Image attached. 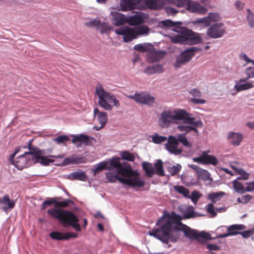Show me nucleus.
Returning <instances> with one entry per match:
<instances>
[{"label":"nucleus","instance_id":"1","mask_svg":"<svg viewBox=\"0 0 254 254\" xmlns=\"http://www.w3.org/2000/svg\"><path fill=\"white\" fill-rule=\"evenodd\" d=\"M182 220V217L174 211L165 213L156 222V225L159 228L149 231L148 234L165 244H168L169 241L176 242L179 237V231H182L188 239H195L200 243L210 239L209 234L203 232L198 233L196 230L183 224Z\"/></svg>","mask_w":254,"mask_h":254},{"label":"nucleus","instance_id":"2","mask_svg":"<svg viewBox=\"0 0 254 254\" xmlns=\"http://www.w3.org/2000/svg\"><path fill=\"white\" fill-rule=\"evenodd\" d=\"M161 23L165 27L180 29V30L173 29L174 31L180 33L174 36L170 37L171 42L174 43H179L183 45H194L199 44L202 41V39L198 33L186 28L180 27V26L182 24V22H174L171 20L167 19L162 21Z\"/></svg>","mask_w":254,"mask_h":254},{"label":"nucleus","instance_id":"3","mask_svg":"<svg viewBox=\"0 0 254 254\" xmlns=\"http://www.w3.org/2000/svg\"><path fill=\"white\" fill-rule=\"evenodd\" d=\"M119 157H113L110 160L109 162L106 161L101 162L93 169V171L96 174L100 171L104 170H111L116 169L117 174L121 175L123 177L139 175V173L137 171L133 170L129 166H127V163H121Z\"/></svg>","mask_w":254,"mask_h":254},{"label":"nucleus","instance_id":"4","mask_svg":"<svg viewBox=\"0 0 254 254\" xmlns=\"http://www.w3.org/2000/svg\"><path fill=\"white\" fill-rule=\"evenodd\" d=\"M47 213L52 218L62 222L64 226L72 227L76 231H80V226L78 223V218L72 212L62 208H54L48 209Z\"/></svg>","mask_w":254,"mask_h":254},{"label":"nucleus","instance_id":"5","mask_svg":"<svg viewBox=\"0 0 254 254\" xmlns=\"http://www.w3.org/2000/svg\"><path fill=\"white\" fill-rule=\"evenodd\" d=\"M188 112L182 109L173 111L165 110L160 115L158 123L162 128H168L173 122L177 123V121L181 119L186 120L187 123H190V119L188 118Z\"/></svg>","mask_w":254,"mask_h":254},{"label":"nucleus","instance_id":"6","mask_svg":"<svg viewBox=\"0 0 254 254\" xmlns=\"http://www.w3.org/2000/svg\"><path fill=\"white\" fill-rule=\"evenodd\" d=\"M96 93L99 98V105L105 110H112L113 106H115L117 108L120 107L119 101L113 94L106 92L102 85L97 86Z\"/></svg>","mask_w":254,"mask_h":254},{"label":"nucleus","instance_id":"7","mask_svg":"<svg viewBox=\"0 0 254 254\" xmlns=\"http://www.w3.org/2000/svg\"><path fill=\"white\" fill-rule=\"evenodd\" d=\"M188 118L189 119H190V123H187L186 122V120L185 119H181L180 121H182L183 123L186 124H188L190 126L187 125H179L177 127V128L179 129L180 131L184 132L182 134H184L185 135L189 133V132L193 130L194 131L196 134H198V131L197 129V127H202L203 126V123L199 119H197L195 118L192 117V115L188 113Z\"/></svg>","mask_w":254,"mask_h":254},{"label":"nucleus","instance_id":"8","mask_svg":"<svg viewBox=\"0 0 254 254\" xmlns=\"http://www.w3.org/2000/svg\"><path fill=\"white\" fill-rule=\"evenodd\" d=\"M201 50L200 48L191 47L182 52L177 57L176 61L174 64L175 67L178 68L188 63L194 56L195 52H199Z\"/></svg>","mask_w":254,"mask_h":254},{"label":"nucleus","instance_id":"9","mask_svg":"<svg viewBox=\"0 0 254 254\" xmlns=\"http://www.w3.org/2000/svg\"><path fill=\"white\" fill-rule=\"evenodd\" d=\"M128 97L133 99L137 103L149 107H152L155 102V98L147 92H137L133 95H128Z\"/></svg>","mask_w":254,"mask_h":254},{"label":"nucleus","instance_id":"10","mask_svg":"<svg viewBox=\"0 0 254 254\" xmlns=\"http://www.w3.org/2000/svg\"><path fill=\"white\" fill-rule=\"evenodd\" d=\"M173 3L178 7H183L187 5L188 9L193 12H196L201 14L206 13L207 8L201 6L198 3L191 2V0H174Z\"/></svg>","mask_w":254,"mask_h":254},{"label":"nucleus","instance_id":"11","mask_svg":"<svg viewBox=\"0 0 254 254\" xmlns=\"http://www.w3.org/2000/svg\"><path fill=\"white\" fill-rule=\"evenodd\" d=\"M30 151L26 152L16 158L14 165L18 169L22 170L23 168H27L33 163V155L30 154L31 149L29 147Z\"/></svg>","mask_w":254,"mask_h":254},{"label":"nucleus","instance_id":"12","mask_svg":"<svg viewBox=\"0 0 254 254\" xmlns=\"http://www.w3.org/2000/svg\"><path fill=\"white\" fill-rule=\"evenodd\" d=\"M209 151H205L198 157L193 158V162L203 165H212L216 166L218 163L217 158L213 155H209Z\"/></svg>","mask_w":254,"mask_h":254},{"label":"nucleus","instance_id":"13","mask_svg":"<svg viewBox=\"0 0 254 254\" xmlns=\"http://www.w3.org/2000/svg\"><path fill=\"white\" fill-rule=\"evenodd\" d=\"M225 32V27L221 23L212 24L207 30V34L212 38H218L223 36Z\"/></svg>","mask_w":254,"mask_h":254},{"label":"nucleus","instance_id":"14","mask_svg":"<svg viewBox=\"0 0 254 254\" xmlns=\"http://www.w3.org/2000/svg\"><path fill=\"white\" fill-rule=\"evenodd\" d=\"M115 31L118 35L123 36V39L125 42H130L136 38L134 29L127 26L116 29Z\"/></svg>","mask_w":254,"mask_h":254},{"label":"nucleus","instance_id":"15","mask_svg":"<svg viewBox=\"0 0 254 254\" xmlns=\"http://www.w3.org/2000/svg\"><path fill=\"white\" fill-rule=\"evenodd\" d=\"M178 142L176 137L170 135L167 140V143L165 144L166 149L171 154L176 155L180 154L183 150L178 148Z\"/></svg>","mask_w":254,"mask_h":254},{"label":"nucleus","instance_id":"16","mask_svg":"<svg viewBox=\"0 0 254 254\" xmlns=\"http://www.w3.org/2000/svg\"><path fill=\"white\" fill-rule=\"evenodd\" d=\"M30 154L33 155V163H36L40 162L44 165H48L50 163L54 162V160L48 159L46 157L41 156V151L36 148L31 149Z\"/></svg>","mask_w":254,"mask_h":254},{"label":"nucleus","instance_id":"17","mask_svg":"<svg viewBox=\"0 0 254 254\" xmlns=\"http://www.w3.org/2000/svg\"><path fill=\"white\" fill-rule=\"evenodd\" d=\"M246 228L243 224H233L229 226L227 228L228 232L219 235V238H225L230 236H235L240 234V231L243 230Z\"/></svg>","mask_w":254,"mask_h":254},{"label":"nucleus","instance_id":"18","mask_svg":"<svg viewBox=\"0 0 254 254\" xmlns=\"http://www.w3.org/2000/svg\"><path fill=\"white\" fill-rule=\"evenodd\" d=\"M72 137V142L73 143L76 144V143H79L78 144L76 145L77 147H81V144H83L86 146L90 145L91 144L90 140L94 139L93 137L82 134L73 135Z\"/></svg>","mask_w":254,"mask_h":254},{"label":"nucleus","instance_id":"19","mask_svg":"<svg viewBox=\"0 0 254 254\" xmlns=\"http://www.w3.org/2000/svg\"><path fill=\"white\" fill-rule=\"evenodd\" d=\"M94 115L95 117H97L98 122L101 124V126L99 127L97 126L93 127L94 129L98 131L102 128L106 124L108 121V116L106 113L100 112L97 108L94 110Z\"/></svg>","mask_w":254,"mask_h":254},{"label":"nucleus","instance_id":"20","mask_svg":"<svg viewBox=\"0 0 254 254\" xmlns=\"http://www.w3.org/2000/svg\"><path fill=\"white\" fill-rule=\"evenodd\" d=\"M166 53L164 51L150 50L147 54V60L150 63H153L160 61L165 56Z\"/></svg>","mask_w":254,"mask_h":254},{"label":"nucleus","instance_id":"21","mask_svg":"<svg viewBox=\"0 0 254 254\" xmlns=\"http://www.w3.org/2000/svg\"><path fill=\"white\" fill-rule=\"evenodd\" d=\"M49 236L52 239L57 240H68L69 238H76L78 237L77 234L75 233H61L57 231L51 232Z\"/></svg>","mask_w":254,"mask_h":254},{"label":"nucleus","instance_id":"22","mask_svg":"<svg viewBox=\"0 0 254 254\" xmlns=\"http://www.w3.org/2000/svg\"><path fill=\"white\" fill-rule=\"evenodd\" d=\"M227 138L229 140L230 144L233 146H239L243 138L242 134L235 132H230L227 135Z\"/></svg>","mask_w":254,"mask_h":254},{"label":"nucleus","instance_id":"23","mask_svg":"<svg viewBox=\"0 0 254 254\" xmlns=\"http://www.w3.org/2000/svg\"><path fill=\"white\" fill-rule=\"evenodd\" d=\"M0 203L4 205L2 206L1 209L6 212L8 210H11L14 207L15 201L11 200L9 195L5 194L1 198Z\"/></svg>","mask_w":254,"mask_h":254},{"label":"nucleus","instance_id":"24","mask_svg":"<svg viewBox=\"0 0 254 254\" xmlns=\"http://www.w3.org/2000/svg\"><path fill=\"white\" fill-rule=\"evenodd\" d=\"M113 19V24L118 26L127 23V17L122 13L114 11L112 12Z\"/></svg>","mask_w":254,"mask_h":254},{"label":"nucleus","instance_id":"25","mask_svg":"<svg viewBox=\"0 0 254 254\" xmlns=\"http://www.w3.org/2000/svg\"><path fill=\"white\" fill-rule=\"evenodd\" d=\"M145 3L149 8L153 9L161 8L165 4L163 0H145Z\"/></svg>","mask_w":254,"mask_h":254},{"label":"nucleus","instance_id":"26","mask_svg":"<svg viewBox=\"0 0 254 254\" xmlns=\"http://www.w3.org/2000/svg\"><path fill=\"white\" fill-rule=\"evenodd\" d=\"M144 18L141 14H136L134 15L127 17V23L131 26L140 24L143 22Z\"/></svg>","mask_w":254,"mask_h":254},{"label":"nucleus","instance_id":"27","mask_svg":"<svg viewBox=\"0 0 254 254\" xmlns=\"http://www.w3.org/2000/svg\"><path fill=\"white\" fill-rule=\"evenodd\" d=\"M220 20L219 15L217 13H209L207 17L202 18L201 22L205 24V26L210 25L211 22H217Z\"/></svg>","mask_w":254,"mask_h":254},{"label":"nucleus","instance_id":"28","mask_svg":"<svg viewBox=\"0 0 254 254\" xmlns=\"http://www.w3.org/2000/svg\"><path fill=\"white\" fill-rule=\"evenodd\" d=\"M67 178L69 180H79L86 181L87 177L84 172H74L67 175Z\"/></svg>","mask_w":254,"mask_h":254},{"label":"nucleus","instance_id":"29","mask_svg":"<svg viewBox=\"0 0 254 254\" xmlns=\"http://www.w3.org/2000/svg\"><path fill=\"white\" fill-rule=\"evenodd\" d=\"M120 6L123 11H128L135 8V3L132 0H121Z\"/></svg>","mask_w":254,"mask_h":254},{"label":"nucleus","instance_id":"30","mask_svg":"<svg viewBox=\"0 0 254 254\" xmlns=\"http://www.w3.org/2000/svg\"><path fill=\"white\" fill-rule=\"evenodd\" d=\"M143 170L148 178H152L154 174V168L152 164L149 162H143L142 163Z\"/></svg>","mask_w":254,"mask_h":254},{"label":"nucleus","instance_id":"31","mask_svg":"<svg viewBox=\"0 0 254 254\" xmlns=\"http://www.w3.org/2000/svg\"><path fill=\"white\" fill-rule=\"evenodd\" d=\"M138 176H133L132 177H135L133 178H129V183H128V186L131 187L132 188H135V187H139L142 188L144 186L145 183L144 182L139 179L137 177ZM132 176H130V177H131Z\"/></svg>","mask_w":254,"mask_h":254},{"label":"nucleus","instance_id":"32","mask_svg":"<svg viewBox=\"0 0 254 254\" xmlns=\"http://www.w3.org/2000/svg\"><path fill=\"white\" fill-rule=\"evenodd\" d=\"M163 162L161 160H158L154 164V174L159 176L163 177L165 174L163 170Z\"/></svg>","mask_w":254,"mask_h":254},{"label":"nucleus","instance_id":"33","mask_svg":"<svg viewBox=\"0 0 254 254\" xmlns=\"http://www.w3.org/2000/svg\"><path fill=\"white\" fill-rule=\"evenodd\" d=\"M233 188L235 191L239 193L243 194L246 192V188H245L243 184L237 180L232 182Z\"/></svg>","mask_w":254,"mask_h":254},{"label":"nucleus","instance_id":"34","mask_svg":"<svg viewBox=\"0 0 254 254\" xmlns=\"http://www.w3.org/2000/svg\"><path fill=\"white\" fill-rule=\"evenodd\" d=\"M153 47L149 44H139L135 45L133 49L140 52H149Z\"/></svg>","mask_w":254,"mask_h":254},{"label":"nucleus","instance_id":"35","mask_svg":"<svg viewBox=\"0 0 254 254\" xmlns=\"http://www.w3.org/2000/svg\"><path fill=\"white\" fill-rule=\"evenodd\" d=\"M136 37L139 35H147L149 32V28L146 25H142L134 29Z\"/></svg>","mask_w":254,"mask_h":254},{"label":"nucleus","instance_id":"36","mask_svg":"<svg viewBox=\"0 0 254 254\" xmlns=\"http://www.w3.org/2000/svg\"><path fill=\"white\" fill-rule=\"evenodd\" d=\"M178 142H181L186 147L190 148L191 144L188 140L187 138L184 134H178L176 137Z\"/></svg>","mask_w":254,"mask_h":254},{"label":"nucleus","instance_id":"37","mask_svg":"<svg viewBox=\"0 0 254 254\" xmlns=\"http://www.w3.org/2000/svg\"><path fill=\"white\" fill-rule=\"evenodd\" d=\"M224 195H225L224 192H212L208 194V198L212 201V203H215Z\"/></svg>","mask_w":254,"mask_h":254},{"label":"nucleus","instance_id":"38","mask_svg":"<svg viewBox=\"0 0 254 254\" xmlns=\"http://www.w3.org/2000/svg\"><path fill=\"white\" fill-rule=\"evenodd\" d=\"M122 158L124 160L133 162L135 159V156L128 151H123L120 153Z\"/></svg>","mask_w":254,"mask_h":254},{"label":"nucleus","instance_id":"39","mask_svg":"<svg viewBox=\"0 0 254 254\" xmlns=\"http://www.w3.org/2000/svg\"><path fill=\"white\" fill-rule=\"evenodd\" d=\"M253 83H254V81L253 82L246 83L244 84H236L235 85V88L237 91H239L249 89L254 87Z\"/></svg>","mask_w":254,"mask_h":254},{"label":"nucleus","instance_id":"40","mask_svg":"<svg viewBox=\"0 0 254 254\" xmlns=\"http://www.w3.org/2000/svg\"><path fill=\"white\" fill-rule=\"evenodd\" d=\"M245 73L247 75V77L244 79H241L239 80L240 83L246 82L249 78H254V67H247L245 69Z\"/></svg>","mask_w":254,"mask_h":254},{"label":"nucleus","instance_id":"41","mask_svg":"<svg viewBox=\"0 0 254 254\" xmlns=\"http://www.w3.org/2000/svg\"><path fill=\"white\" fill-rule=\"evenodd\" d=\"M247 21L249 26L251 28H253L254 27V13L250 8L247 9Z\"/></svg>","mask_w":254,"mask_h":254},{"label":"nucleus","instance_id":"42","mask_svg":"<svg viewBox=\"0 0 254 254\" xmlns=\"http://www.w3.org/2000/svg\"><path fill=\"white\" fill-rule=\"evenodd\" d=\"M174 190L182 194L185 197H189V190L183 186H177L174 187Z\"/></svg>","mask_w":254,"mask_h":254},{"label":"nucleus","instance_id":"43","mask_svg":"<svg viewBox=\"0 0 254 254\" xmlns=\"http://www.w3.org/2000/svg\"><path fill=\"white\" fill-rule=\"evenodd\" d=\"M152 139L153 142L156 144H159L165 142L167 139L166 136L159 135L157 133H155L152 136Z\"/></svg>","mask_w":254,"mask_h":254},{"label":"nucleus","instance_id":"44","mask_svg":"<svg viewBox=\"0 0 254 254\" xmlns=\"http://www.w3.org/2000/svg\"><path fill=\"white\" fill-rule=\"evenodd\" d=\"M53 140L58 144H65L67 141L70 140V138L66 135H61L54 138Z\"/></svg>","mask_w":254,"mask_h":254},{"label":"nucleus","instance_id":"45","mask_svg":"<svg viewBox=\"0 0 254 254\" xmlns=\"http://www.w3.org/2000/svg\"><path fill=\"white\" fill-rule=\"evenodd\" d=\"M181 169V166L180 164H177L172 167H170L168 169V171L172 176H174L179 173Z\"/></svg>","mask_w":254,"mask_h":254},{"label":"nucleus","instance_id":"46","mask_svg":"<svg viewBox=\"0 0 254 254\" xmlns=\"http://www.w3.org/2000/svg\"><path fill=\"white\" fill-rule=\"evenodd\" d=\"M72 201L70 199H66L63 201H59L56 200V207H66L68 206L70 203Z\"/></svg>","mask_w":254,"mask_h":254},{"label":"nucleus","instance_id":"47","mask_svg":"<svg viewBox=\"0 0 254 254\" xmlns=\"http://www.w3.org/2000/svg\"><path fill=\"white\" fill-rule=\"evenodd\" d=\"M106 176L109 183H114L117 181V174L115 175L111 172L106 173Z\"/></svg>","mask_w":254,"mask_h":254},{"label":"nucleus","instance_id":"48","mask_svg":"<svg viewBox=\"0 0 254 254\" xmlns=\"http://www.w3.org/2000/svg\"><path fill=\"white\" fill-rule=\"evenodd\" d=\"M52 204H54L55 207L56 206V200L53 198L46 200L43 202L42 204V209L43 210H45L47 206H49Z\"/></svg>","mask_w":254,"mask_h":254},{"label":"nucleus","instance_id":"49","mask_svg":"<svg viewBox=\"0 0 254 254\" xmlns=\"http://www.w3.org/2000/svg\"><path fill=\"white\" fill-rule=\"evenodd\" d=\"M254 234V227L251 229L242 232L240 234L245 239H248Z\"/></svg>","mask_w":254,"mask_h":254},{"label":"nucleus","instance_id":"50","mask_svg":"<svg viewBox=\"0 0 254 254\" xmlns=\"http://www.w3.org/2000/svg\"><path fill=\"white\" fill-rule=\"evenodd\" d=\"M78 162V160L76 158H66L64 159L61 165L64 166L69 164L77 163Z\"/></svg>","mask_w":254,"mask_h":254},{"label":"nucleus","instance_id":"51","mask_svg":"<svg viewBox=\"0 0 254 254\" xmlns=\"http://www.w3.org/2000/svg\"><path fill=\"white\" fill-rule=\"evenodd\" d=\"M194 216V212L192 208H189L185 211V214L182 219H190Z\"/></svg>","mask_w":254,"mask_h":254},{"label":"nucleus","instance_id":"52","mask_svg":"<svg viewBox=\"0 0 254 254\" xmlns=\"http://www.w3.org/2000/svg\"><path fill=\"white\" fill-rule=\"evenodd\" d=\"M206 210L208 213L211 214V217H214L217 215V213L214 210L213 203H209L206 206Z\"/></svg>","mask_w":254,"mask_h":254},{"label":"nucleus","instance_id":"53","mask_svg":"<svg viewBox=\"0 0 254 254\" xmlns=\"http://www.w3.org/2000/svg\"><path fill=\"white\" fill-rule=\"evenodd\" d=\"M99 28L101 29L100 32L101 33H107V32H109L111 29V27L110 26H109L108 25V24L104 23V22H103V23L101 22V24L100 25Z\"/></svg>","mask_w":254,"mask_h":254},{"label":"nucleus","instance_id":"54","mask_svg":"<svg viewBox=\"0 0 254 254\" xmlns=\"http://www.w3.org/2000/svg\"><path fill=\"white\" fill-rule=\"evenodd\" d=\"M189 167L193 170H194L196 172L197 175L198 174H201V173L205 174L207 173V170L202 169V168H201L200 167L196 165L191 164L189 165Z\"/></svg>","mask_w":254,"mask_h":254},{"label":"nucleus","instance_id":"55","mask_svg":"<svg viewBox=\"0 0 254 254\" xmlns=\"http://www.w3.org/2000/svg\"><path fill=\"white\" fill-rule=\"evenodd\" d=\"M237 173L238 174L241 175L243 180H247L250 176L249 173H247L244 169L242 168H239V170H237Z\"/></svg>","mask_w":254,"mask_h":254},{"label":"nucleus","instance_id":"56","mask_svg":"<svg viewBox=\"0 0 254 254\" xmlns=\"http://www.w3.org/2000/svg\"><path fill=\"white\" fill-rule=\"evenodd\" d=\"M200 194L197 191H193L191 193V199L194 203H196L200 197Z\"/></svg>","mask_w":254,"mask_h":254},{"label":"nucleus","instance_id":"57","mask_svg":"<svg viewBox=\"0 0 254 254\" xmlns=\"http://www.w3.org/2000/svg\"><path fill=\"white\" fill-rule=\"evenodd\" d=\"M189 93L195 98L201 96V92L197 89H192L190 91Z\"/></svg>","mask_w":254,"mask_h":254},{"label":"nucleus","instance_id":"58","mask_svg":"<svg viewBox=\"0 0 254 254\" xmlns=\"http://www.w3.org/2000/svg\"><path fill=\"white\" fill-rule=\"evenodd\" d=\"M207 248L210 251H219L220 247L214 244H209L207 245Z\"/></svg>","mask_w":254,"mask_h":254},{"label":"nucleus","instance_id":"59","mask_svg":"<svg viewBox=\"0 0 254 254\" xmlns=\"http://www.w3.org/2000/svg\"><path fill=\"white\" fill-rule=\"evenodd\" d=\"M153 68L154 70L155 73H161L163 71V66L161 64H156L154 65H153Z\"/></svg>","mask_w":254,"mask_h":254},{"label":"nucleus","instance_id":"60","mask_svg":"<svg viewBox=\"0 0 254 254\" xmlns=\"http://www.w3.org/2000/svg\"><path fill=\"white\" fill-rule=\"evenodd\" d=\"M117 180L119 181L122 184L127 185V186L128 183H129V178H124L123 177L119 176L118 175H117Z\"/></svg>","mask_w":254,"mask_h":254},{"label":"nucleus","instance_id":"61","mask_svg":"<svg viewBox=\"0 0 254 254\" xmlns=\"http://www.w3.org/2000/svg\"><path fill=\"white\" fill-rule=\"evenodd\" d=\"M198 176L200 179L203 180H209L210 179L209 173L207 171L206 174L201 173V174H198Z\"/></svg>","mask_w":254,"mask_h":254},{"label":"nucleus","instance_id":"62","mask_svg":"<svg viewBox=\"0 0 254 254\" xmlns=\"http://www.w3.org/2000/svg\"><path fill=\"white\" fill-rule=\"evenodd\" d=\"M190 102L195 104H203L205 103V100L204 99H197L193 98L190 99Z\"/></svg>","mask_w":254,"mask_h":254},{"label":"nucleus","instance_id":"63","mask_svg":"<svg viewBox=\"0 0 254 254\" xmlns=\"http://www.w3.org/2000/svg\"><path fill=\"white\" fill-rule=\"evenodd\" d=\"M252 198V197L250 194H246L242 196V203H247Z\"/></svg>","mask_w":254,"mask_h":254},{"label":"nucleus","instance_id":"64","mask_svg":"<svg viewBox=\"0 0 254 254\" xmlns=\"http://www.w3.org/2000/svg\"><path fill=\"white\" fill-rule=\"evenodd\" d=\"M246 192H251L254 190V181L252 182L246 183Z\"/></svg>","mask_w":254,"mask_h":254}]
</instances>
